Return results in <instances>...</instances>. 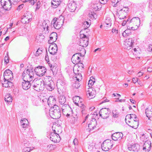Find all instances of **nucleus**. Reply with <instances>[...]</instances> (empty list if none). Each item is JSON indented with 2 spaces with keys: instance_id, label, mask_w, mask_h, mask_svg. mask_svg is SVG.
<instances>
[{
  "instance_id": "nucleus-1",
  "label": "nucleus",
  "mask_w": 152,
  "mask_h": 152,
  "mask_svg": "<svg viewBox=\"0 0 152 152\" xmlns=\"http://www.w3.org/2000/svg\"><path fill=\"white\" fill-rule=\"evenodd\" d=\"M140 20L138 17H134L130 19L127 24V29L134 30L137 29L140 25Z\"/></svg>"
},
{
  "instance_id": "nucleus-2",
  "label": "nucleus",
  "mask_w": 152,
  "mask_h": 152,
  "mask_svg": "<svg viewBox=\"0 0 152 152\" xmlns=\"http://www.w3.org/2000/svg\"><path fill=\"white\" fill-rule=\"evenodd\" d=\"M49 115L51 117L54 119H58L61 116V112L59 107L54 105L49 110Z\"/></svg>"
},
{
  "instance_id": "nucleus-3",
  "label": "nucleus",
  "mask_w": 152,
  "mask_h": 152,
  "mask_svg": "<svg viewBox=\"0 0 152 152\" xmlns=\"http://www.w3.org/2000/svg\"><path fill=\"white\" fill-rule=\"evenodd\" d=\"M43 85L45 86L46 89L50 91L53 90L55 87L53 81L51 79V77L49 76H46L44 78Z\"/></svg>"
},
{
  "instance_id": "nucleus-4",
  "label": "nucleus",
  "mask_w": 152,
  "mask_h": 152,
  "mask_svg": "<svg viewBox=\"0 0 152 152\" xmlns=\"http://www.w3.org/2000/svg\"><path fill=\"white\" fill-rule=\"evenodd\" d=\"M64 17L62 15L59 16L57 18H54L52 21L51 25L57 29H59L63 24Z\"/></svg>"
},
{
  "instance_id": "nucleus-5",
  "label": "nucleus",
  "mask_w": 152,
  "mask_h": 152,
  "mask_svg": "<svg viewBox=\"0 0 152 152\" xmlns=\"http://www.w3.org/2000/svg\"><path fill=\"white\" fill-rule=\"evenodd\" d=\"M34 72L32 69H27L24 70L23 73L22 77L23 80L31 81L33 78Z\"/></svg>"
},
{
  "instance_id": "nucleus-6",
  "label": "nucleus",
  "mask_w": 152,
  "mask_h": 152,
  "mask_svg": "<svg viewBox=\"0 0 152 152\" xmlns=\"http://www.w3.org/2000/svg\"><path fill=\"white\" fill-rule=\"evenodd\" d=\"M129 9L128 7H118L117 12V15L120 19H124L127 15Z\"/></svg>"
},
{
  "instance_id": "nucleus-7",
  "label": "nucleus",
  "mask_w": 152,
  "mask_h": 152,
  "mask_svg": "<svg viewBox=\"0 0 152 152\" xmlns=\"http://www.w3.org/2000/svg\"><path fill=\"white\" fill-rule=\"evenodd\" d=\"M113 140L109 139L104 141L102 144L101 148L104 151H107L111 149L113 145Z\"/></svg>"
},
{
  "instance_id": "nucleus-8",
  "label": "nucleus",
  "mask_w": 152,
  "mask_h": 152,
  "mask_svg": "<svg viewBox=\"0 0 152 152\" xmlns=\"http://www.w3.org/2000/svg\"><path fill=\"white\" fill-rule=\"evenodd\" d=\"M111 111L109 108H106L101 109L99 112V116L103 119L108 118L110 114Z\"/></svg>"
},
{
  "instance_id": "nucleus-9",
  "label": "nucleus",
  "mask_w": 152,
  "mask_h": 152,
  "mask_svg": "<svg viewBox=\"0 0 152 152\" xmlns=\"http://www.w3.org/2000/svg\"><path fill=\"white\" fill-rule=\"evenodd\" d=\"M47 70L44 66H39L35 68L34 71L36 74L39 76H43L46 72Z\"/></svg>"
},
{
  "instance_id": "nucleus-10",
  "label": "nucleus",
  "mask_w": 152,
  "mask_h": 152,
  "mask_svg": "<svg viewBox=\"0 0 152 152\" xmlns=\"http://www.w3.org/2000/svg\"><path fill=\"white\" fill-rule=\"evenodd\" d=\"M1 6L5 10H9L12 7L11 0H1Z\"/></svg>"
},
{
  "instance_id": "nucleus-11",
  "label": "nucleus",
  "mask_w": 152,
  "mask_h": 152,
  "mask_svg": "<svg viewBox=\"0 0 152 152\" xmlns=\"http://www.w3.org/2000/svg\"><path fill=\"white\" fill-rule=\"evenodd\" d=\"M134 42L132 38L126 39L124 43V47L125 49L129 50L133 47Z\"/></svg>"
},
{
  "instance_id": "nucleus-12",
  "label": "nucleus",
  "mask_w": 152,
  "mask_h": 152,
  "mask_svg": "<svg viewBox=\"0 0 152 152\" xmlns=\"http://www.w3.org/2000/svg\"><path fill=\"white\" fill-rule=\"evenodd\" d=\"M51 44L49 48V51L50 54L54 55L57 53L58 50L57 46L55 43Z\"/></svg>"
},
{
  "instance_id": "nucleus-13",
  "label": "nucleus",
  "mask_w": 152,
  "mask_h": 152,
  "mask_svg": "<svg viewBox=\"0 0 152 152\" xmlns=\"http://www.w3.org/2000/svg\"><path fill=\"white\" fill-rule=\"evenodd\" d=\"M4 79L12 80L13 79V73L9 69L6 70L4 73Z\"/></svg>"
},
{
  "instance_id": "nucleus-14",
  "label": "nucleus",
  "mask_w": 152,
  "mask_h": 152,
  "mask_svg": "<svg viewBox=\"0 0 152 152\" xmlns=\"http://www.w3.org/2000/svg\"><path fill=\"white\" fill-rule=\"evenodd\" d=\"M128 149L133 152H138L140 150V146L137 144L131 145L128 146Z\"/></svg>"
},
{
  "instance_id": "nucleus-15",
  "label": "nucleus",
  "mask_w": 152,
  "mask_h": 152,
  "mask_svg": "<svg viewBox=\"0 0 152 152\" xmlns=\"http://www.w3.org/2000/svg\"><path fill=\"white\" fill-rule=\"evenodd\" d=\"M51 133L50 137V139L51 140L55 142H59L60 139V137L59 135H58V134L56 133Z\"/></svg>"
},
{
  "instance_id": "nucleus-16",
  "label": "nucleus",
  "mask_w": 152,
  "mask_h": 152,
  "mask_svg": "<svg viewBox=\"0 0 152 152\" xmlns=\"http://www.w3.org/2000/svg\"><path fill=\"white\" fill-rule=\"evenodd\" d=\"M123 134L121 132H118L113 134L111 137L113 140L116 141L121 140L123 137Z\"/></svg>"
},
{
  "instance_id": "nucleus-17",
  "label": "nucleus",
  "mask_w": 152,
  "mask_h": 152,
  "mask_svg": "<svg viewBox=\"0 0 152 152\" xmlns=\"http://www.w3.org/2000/svg\"><path fill=\"white\" fill-rule=\"evenodd\" d=\"M77 5L75 1L70 2L68 5L69 10L70 12H73L76 9Z\"/></svg>"
},
{
  "instance_id": "nucleus-18",
  "label": "nucleus",
  "mask_w": 152,
  "mask_h": 152,
  "mask_svg": "<svg viewBox=\"0 0 152 152\" xmlns=\"http://www.w3.org/2000/svg\"><path fill=\"white\" fill-rule=\"evenodd\" d=\"M57 35L56 32L52 33L50 35V39L48 42L49 44H52L55 42L57 39Z\"/></svg>"
},
{
  "instance_id": "nucleus-19",
  "label": "nucleus",
  "mask_w": 152,
  "mask_h": 152,
  "mask_svg": "<svg viewBox=\"0 0 152 152\" xmlns=\"http://www.w3.org/2000/svg\"><path fill=\"white\" fill-rule=\"evenodd\" d=\"M23 82H22V86L23 88L25 90L28 89L30 87H31V81L29 80H23Z\"/></svg>"
},
{
  "instance_id": "nucleus-20",
  "label": "nucleus",
  "mask_w": 152,
  "mask_h": 152,
  "mask_svg": "<svg viewBox=\"0 0 152 152\" xmlns=\"http://www.w3.org/2000/svg\"><path fill=\"white\" fill-rule=\"evenodd\" d=\"M151 142L149 141H145L143 146V150H146L145 151L149 152L151 150Z\"/></svg>"
},
{
  "instance_id": "nucleus-21",
  "label": "nucleus",
  "mask_w": 152,
  "mask_h": 152,
  "mask_svg": "<svg viewBox=\"0 0 152 152\" xmlns=\"http://www.w3.org/2000/svg\"><path fill=\"white\" fill-rule=\"evenodd\" d=\"M12 80L11 79H4L3 83H2V86L3 87L6 88L10 87L13 86V83L10 81Z\"/></svg>"
},
{
  "instance_id": "nucleus-22",
  "label": "nucleus",
  "mask_w": 152,
  "mask_h": 152,
  "mask_svg": "<svg viewBox=\"0 0 152 152\" xmlns=\"http://www.w3.org/2000/svg\"><path fill=\"white\" fill-rule=\"evenodd\" d=\"M86 94L88 97L89 99L93 98L95 96L94 91L91 88H88V90L86 92Z\"/></svg>"
},
{
  "instance_id": "nucleus-23",
  "label": "nucleus",
  "mask_w": 152,
  "mask_h": 152,
  "mask_svg": "<svg viewBox=\"0 0 152 152\" xmlns=\"http://www.w3.org/2000/svg\"><path fill=\"white\" fill-rule=\"evenodd\" d=\"M72 60L73 63L74 64H77L80 63V57L77 54H75L72 56Z\"/></svg>"
},
{
  "instance_id": "nucleus-24",
  "label": "nucleus",
  "mask_w": 152,
  "mask_h": 152,
  "mask_svg": "<svg viewBox=\"0 0 152 152\" xmlns=\"http://www.w3.org/2000/svg\"><path fill=\"white\" fill-rule=\"evenodd\" d=\"M48 23V21L44 20L43 22L41 25L40 28L42 29H43L45 31L46 33L48 32V26L47 24V23Z\"/></svg>"
},
{
  "instance_id": "nucleus-25",
  "label": "nucleus",
  "mask_w": 152,
  "mask_h": 152,
  "mask_svg": "<svg viewBox=\"0 0 152 152\" xmlns=\"http://www.w3.org/2000/svg\"><path fill=\"white\" fill-rule=\"evenodd\" d=\"M127 124L128 125L134 129H136L138 127L139 124V122L137 121L132 122L131 121L129 120Z\"/></svg>"
},
{
  "instance_id": "nucleus-26",
  "label": "nucleus",
  "mask_w": 152,
  "mask_h": 152,
  "mask_svg": "<svg viewBox=\"0 0 152 152\" xmlns=\"http://www.w3.org/2000/svg\"><path fill=\"white\" fill-rule=\"evenodd\" d=\"M73 102L77 105L79 106L80 103L82 104V99H80V96H75L73 99Z\"/></svg>"
},
{
  "instance_id": "nucleus-27",
  "label": "nucleus",
  "mask_w": 152,
  "mask_h": 152,
  "mask_svg": "<svg viewBox=\"0 0 152 152\" xmlns=\"http://www.w3.org/2000/svg\"><path fill=\"white\" fill-rule=\"evenodd\" d=\"M28 120L26 118H23L20 121L21 125L23 128H26L28 126Z\"/></svg>"
},
{
  "instance_id": "nucleus-28",
  "label": "nucleus",
  "mask_w": 152,
  "mask_h": 152,
  "mask_svg": "<svg viewBox=\"0 0 152 152\" xmlns=\"http://www.w3.org/2000/svg\"><path fill=\"white\" fill-rule=\"evenodd\" d=\"M88 39H86V40L83 39H81L79 45L80 46H82L83 47H85L87 46L88 44Z\"/></svg>"
},
{
  "instance_id": "nucleus-29",
  "label": "nucleus",
  "mask_w": 152,
  "mask_h": 152,
  "mask_svg": "<svg viewBox=\"0 0 152 152\" xmlns=\"http://www.w3.org/2000/svg\"><path fill=\"white\" fill-rule=\"evenodd\" d=\"M31 86H38V85H42V81L40 79H35L32 82H31Z\"/></svg>"
},
{
  "instance_id": "nucleus-30",
  "label": "nucleus",
  "mask_w": 152,
  "mask_h": 152,
  "mask_svg": "<svg viewBox=\"0 0 152 152\" xmlns=\"http://www.w3.org/2000/svg\"><path fill=\"white\" fill-rule=\"evenodd\" d=\"M66 98L65 96L63 95H60L59 97V102L61 104H64L66 102Z\"/></svg>"
},
{
  "instance_id": "nucleus-31",
  "label": "nucleus",
  "mask_w": 152,
  "mask_h": 152,
  "mask_svg": "<svg viewBox=\"0 0 152 152\" xmlns=\"http://www.w3.org/2000/svg\"><path fill=\"white\" fill-rule=\"evenodd\" d=\"M56 99L53 96H50L49 98L48 102V104L49 105V104L52 105H56L55 103L56 102Z\"/></svg>"
},
{
  "instance_id": "nucleus-32",
  "label": "nucleus",
  "mask_w": 152,
  "mask_h": 152,
  "mask_svg": "<svg viewBox=\"0 0 152 152\" xmlns=\"http://www.w3.org/2000/svg\"><path fill=\"white\" fill-rule=\"evenodd\" d=\"M145 113L146 116L149 118L152 117V108L150 109L148 108H147L145 110Z\"/></svg>"
},
{
  "instance_id": "nucleus-33",
  "label": "nucleus",
  "mask_w": 152,
  "mask_h": 152,
  "mask_svg": "<svg viewBox=\"0 0 152 152\" xmlns=\"http://www.w3.org/2000/svg\"><path fill=\"white\" fill-rule=\"evenodd\" d=\"M4 100L8 104L12 101V96L10 94H7L4 97Z\"/></svg>"
},
{
  "instance_id": "nucleus-34",
  "label": "nucleus",
  "mask_w": 152,
  "mask_h": 152,
  "mask_svg": "<svg viewBox=\"0 0 152 152\" xmlns=\"http://www.w3.org/2000/svg\"><path fill=\"white\" fill-rule=\"evenodd\" d=\"M61 109L63 112H66V111L71 110L69 105L66 104L62 106Z\"/></svg>"
},
{
  "instance_id": "nucleus-35",
  "label": "nucleus",
  "mask_w": 152,
  "mask_h": 152,
  "mask_svg": "<svg viewBox=\"0 0 152 152\" xmlns=\"http://www.w3.org/2000/svg\"><path fill=\"white\" fill-rule=\"evenodd\" d=\"M61 1L58 2L52 1L51 2V7L54 8H57L60 4Z\"/></svg>"
},
{
  "instance_id": "nucleus-36",
  "label": "nucleus",
  "mask_w": 152,
  "mask_h": 152,
  "mask_svg": "<svg viewBox=\"0 0 152 152\" xmlns=\"http://www.w3.org/2000/svg\"><path fill=\"white\" fill-rule=\"evenodd\" d=\"M96 121L95 120V121L91 122L89 123L88 125V127L90 130H93L94 128L96 127V126L95 125V124H96Z\"/></svg>"
},
{
  "instance_id": "nucleus-37",
  "label": "nucleus",
  "mask_w": 152,
  "mask_h": 152,
  "mask_svg": "<svg viewBox=\"0 0 152 152\" xmlns=\"http://www.w3.org/2000/svg\"><path fill=\"white\" fill-rule=\"evenodd\" d=\"M31 88H32L35 90L37 91H39L40 90H42V89L41 85H38V86H31Z\"/></svg>"
},
{
  "instance_id": "nucleus-38",
  "label": "nucleus",
  "mask_w": 152,
  "mask_h": 152,
  "mask_svg": "<svg viewBox=\"0 0 152 152\" xmlns=\"http://www.w3.org/2000/svg\"><path fill=\"white\" fill-rule=\"evenodd\" d=\"M111 20L109 17H107L105 19L104 23L107 25V27H110L112 24Z\"/></svg>"
},
{
  "instance_id": "nucleus-39",
  "label": "nucleus",
  "mask_w": 152,
  "mask_h": 152,
  "mask_svg": "<svg viewBox=\"0 0 152 152\" xmlns=\"http://www.w3.org/2000/svg\"><path fill=\"white\" fill-rule=\"evenodd\" d=\"M45 38L44 36L42 34H40L37 37L36 40L37 42H41Z\"/></svg>"
},
{
  "instance_id": "nucleus-40",
  "label": "nucleus",
  "mask_w": 152,
  "mask_h": 152,
  "mask_svg": "<svg viewBox=\"0 0 152 152\" xmlns=\"http://www.w3.org/2000/svg\"><path fill=\"white\" fill-rule=\"evenodd\" d=\"M23 16L28 19V20H31V19L32 18V15L31 13L29 12H27L26 13L24 14Z\"/></svg>"
},
{
  "instance_id": "nucleus-41",
  "label": "nucleus",
  "mask_w": 152,
  "mask_h": 152,
  "mask_svg": "<svg viewBox=\"0 0 152 152\" xmlns=\"http://www.w3.org/2000/svg\"><path fill=\"white\" fill-rule=\"evenodd\" d=\"M95 82V79L93 77L90 78V79L88 81V85L89 87L93 85Z\"/></svg>"
},
{
  "instance_id": "nucleus-42",
  "label": "nucleus",
  "mask_w": 152,
  "mask_h": 152,
  "mask_svg": "<svg viewBox=\"0 0 152 152\" xmlns=\"http://www.w3.org/2000/svg\"><path fill=\"white\" fill-rule=\"evenodd\" d=\"M79 107H80L81 109V112L83 114V113H85L86 107L83 104L80 103L79 105Z\"/></svg>"
},
{
  "instance_id": "nucleus-43",
  "label": "nucleus",
  "mask_w": 152,
  "mask_h": 152,
  "mask_svg": "<svg viewBox=\"0 0 152 152\" xmlns=\"http://www.w3.org/2000/svg\"><path fill=\"white\" fill-rule=\"evenodd\" d=\"M51 70L52 71L54 75L56 74L57 72V69L55 64L53 65V67L51 68Z\"/></svg>"
},
{
  "instance_id": "nucleus-44",
  "label": "nucleus",
  "mask_w": 152,
  "mask_h": 152,
  "mask_svg": "<svg viewBox=\"0 0 152 152\" xmlns=\"http://www.w3.org/2000/svg\"><path fill=\"white\" fill-rule=\"evenodd\" d=\"M31 20H28V19L26 18L23 16V17L21 19V22L24 24L28 23L30 22Z\"/></svg>"
},
{
  "instance_id": "nucleus-45",
  "label": "nucleus",
  "mask_w": 152,
  "mask_h": 152,
  "mask_svg": "<svg viewBox=\"0 0 152 152\" xmlns=\"http://www.w3.org/2000/svg\"><path fill=\"white\" fill-rule=\"evenodd\" d=\"M113 117L114 118H117L119 116V113L116 110H113L112 111Z\"/></svg>"
},
{
  "instance_id": "nucleus-46",
  "label": "nucleus",
  "mask_w": 152,
  "mask_h": 152,
  "mask_svg": "<svg viewBox=\"0 0 152 152\" xmlns=\"http://www.w3.org/2000/svg\"><path fill=\"white\" fill-rule=\"evenodd\" d=\"M39 99H34L32 100V104L34 106H38L39 104Z\"/></svg>"
},
{
  "instance_id": "nucleus-47",
  "label": "nucleus",
  "mask_w": 152,
  "mask_h": 152,
  "mask_svg": "<svg viewBox=\"0 0 152 152\" xmlns=\"http://www.w3.org/2000/svg\"><path fill=\"white\" fill-rule=\"evenodd\" d=\"M75 77L76 80L78 82H80L82 79V75L80 73H78L77 75L76 74Z\"/></svg>"
},
{
  "instance_id": "nucleus-48",
  "label": "nucleus",
  "mask_w": 152,
  "mask_h": 152,
  "mask_svg": "<svg viewBox=\"0 0 152 152\" xmlns=\"http://www.w3.org/2000/svg\"><path fill=\"white\" fill-rule=\"evenodd\" d=\"M9 57L8 55V53L7 52V53L4 58V62L7 64L9 62Z\"/></svg>"
},
{
  "instance_id": "nucleus-49",
  "label": "nucleus",
  "mask_w": 152,
  "mask_h": 152,
  "mask_svg": "<svg viewBox=\"0 0 152 152\" xmlns=\"http://www.w3.org/2000/svg\"><path fill=\"white\" fill-rule=\"evenodd\" d=\"M125 120L126 123L128 124V121L129 120L131 121L132 120L131 119V114H128L126 115V118L125 119Z\"/></svg>"
},
{
  "instance_id": "nucleus-50",
  "label": "nucleus",
  "mask_w": 152,
  "mask_h": 152,
  "mask_svg": "<svg viewBox=\"0 0 152 152\" xmlns=\"http://www.w3.org/2000/svg\"><path fill=\"white\" fill-rule=\"evenodd\" d=\"M32 149H31V148L28 147H24L22 150V152H30Z\"/></svg>"
},
{
  "instance_id": "nucleus-51",
  "label": "nucleus",
  "mask_w": 152,
  "mask_h": 152,
  "mask_svg": "<svg viewBox=\"0 0 152 152\" xmlns=\"http://www.w3.org/2000/svg\"><path fill=\"white\" fill-rule=\"evenodd\" d=\"M42 52V49L39 48L36 51L35 54V56H38L41 54Z\"/></svg>"
},
{
  "instance_id": "nucleus-52",
  "label": "nucleus",
  "mask_w": 152,
  "mask_h": 152,
  "mask_svg": "<svg viewBox=\"0 0 152 152\" xmlns=\"http://www.w3.org/2000/svg\"><path fill=\"white\" fill-rule=\"evenodd\" d=\"M58 86H59L60 85L61 86V88H64L65 87V83L63 80H60V83H58Z\"/></svg>"
},
{
  "instance_id": "nucleus-53",
  "label": "nucleus",
  "mask_w": 152,
  "mask_h": 152,
  "mask_svg": "<svg viewBox=\"0 0 152 152\" xmlns=\"http://www.w3.org/2000/svg\"><path fill=\"white\" fill-rule=\"evenodd\" d=\"M92 8L95 11H97L99 9L98 4H93L91 5Z\"/></svg>"
},
{
  "instance_id": "nucleus-54",
  "label": "nucleus",
  "mask_w": 152,
  "mask_h": 152,
  "mask_svg": "<svg viewBox=\"0 0 152 152\" xmlns=\"http://www.w3.org/2000/svg\"><path fill=\"white\" fill-rule=\"evenodd\" d=\"M91 20H89L88 21H85L83 23V24L85 25H87L86 28H88L90 24V23L91 22Z\"/></svg>"
},
{
  "instance_id": "nucleus-55",
  "label": "nucleus",
  "mask_w": 152,
  "mask_h": 152,
  "mask_svg": "<svg viewBox=\"0 0 152 152\" xmlns=\"http://www.w3.org/2000/svg\"><path fill=\"white\" fill-rule=\"evenodd\" d=\"M89 15H90V17L91 18L93 19H95L96 18V15L94 12H91V14H89Z\"/></svg>"
},
{
  "instance_id": "nucleus-56",
  "label": "nucleus",
  "mask_w": 152,
  "mask_h": 152,
  "mask_svg": "<svg viewBox=\"0 0 152 152\" xmlns=\"http://www.w3.org/2000/svg\"><path fill=\"white\" fill-rule=\"evenodd\" d=\"M78 68L79 69H80L81 70H83L84 68L83 64L82 63H80V62L78 63ZM79 70H80V69L77 70L78 71H79Z\"/></svg>"
},
{
  "instance_id": "nucleus-57",
  "label": "nucleus",
  "mask_w": 152,
  "mask_h": 152,
  "mask_svg": "<svg viewBox=\"0 0 152 152\" xmlns=\"http://www.w3.org/2000/svg\"><path fill=\"white\" fill-rule=\"evenodd\" d=\"M80 85L78 82H76L74 83L73 85V87L76 88H78L80 86Z\"/></svg>"
},
{
  "instance_id": "nucleus-58",
  "label": "nucleus",
  "mask_w": 152,
  "mask_h": 152,
  "mask_svg": "<svg viewBox=\"0 0 152 152\" xmlns=\"http://www.w3.org/2000/svg\"><path fill=\"white\" fill-rule=\"evenodd\" d=\"M130 20V18H129L127 19V20H124L123 21V22L122 23L121 25L122 26H124L126 25V24H127L128 22H129Z\"/></svg>"
},
{
  "instance_id": "nucleus-59",
  "label": "nucleus",
  "mask_w": 152,
  "mask_h": 152,
  "mask_svg": "<svg viewBox=\"0 0 152 152\" xmlns=\"http://www.w3.org/2000/svg\"><path fill=\"white\" fill-rule=\"evenodd\" d=\"M121 1V0H111V2L115 4L114 5V6H116L115 5L117 4V5H118L119 4L118 2Z\"/></svg>"
},
{
  "instance_id": "nucleus-60",
  "label": "nucleus",
  "mask_w": 152,
  "mask_h": 152,
  "mask_svg": "<svg viewBox=\"0 0 152 152\" xmlns=\"http://www.w3.org/2000/svg\"><path fill=\"white\" fill-rule=\"evenodd\" d=\"M40 3L39 1H38L36 3V10H38L39 8L40 7Z\"/></svg>"
},
{
  "instance_id": "nucleus-61",
  "label": "nucleus",
  "mask_w": 152,
  "mask_h": 152,
  "mask_svg": "<svg viewBox=\"0 0 152 152\" xmlns=\"http://www.w3.org/2000/svg\"><path fill=\"white\" fill-rule=\"evenodd\" d=\"M73 143L74 144V145H77L78 144V139L76 138H75L73 140Z\"/></svg>"
},
{
  "instance_id": "nucleus-62",
  "label": "nucleus",
  "mask_w": 152,
  "mask_h": 152,
  "mask_svg": "<svg viewBox=\"0 0 152 152\" xmlns=\"http://www.w3.org/2000/svg\"><path fill=\"white\" fill-rule=\"evenodd\" d=\"M132 80L133 83H135L138 81V78L137 77H134L132 78Z\"/></svg>"
},
{
  "instance_id": "nucleus-63",
  "label": "nucleus",
  "mask_w": 152,
  "mask_h": 152,
  "mask_svg": "<svg viewBox=\"0 0 152 152\" xmlns=\"http://www.w3.org/2000/svg\"><path fill=\"white\" fill-rule=\"evenodd\" d=\"M112 32L113 33H115V34H117L118 33V31L115 28H113L112 30Z\"/></svg>"
},
{
  "instance_id": "nucleus-64",
  "label": "nucleus",
  "mask_w": 152,
  "mask_h": 152,
  "mask_svg": "<svg viewBox=\"0 0 152 152\" xmlns=\"http://www.w3.org/2000/svg\"><path fill=\"white\" fill-rule=\"evenodd\" d=\"M148 7L150 9L152 10V1L149 2Z\"/></svg>"
}]
</instances>
